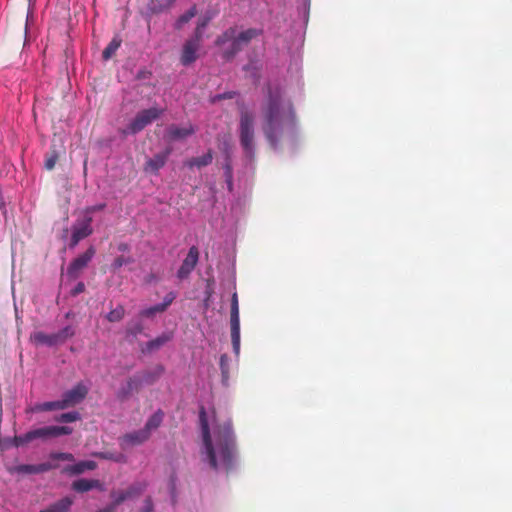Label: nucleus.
<instances>
[{
  "label": "nucleus",
  "mask_w": 512,
  "mask_h": 512,
  "mask_svg": "<svg viewBox=\"0 0 512 512\" xmlns=\"http://www.w3.org/2000/svg\"><path fill=\"white\" fill-rule=\"evenodd\" d=\"M199 423L202 436L201 456L214 470L232 471L237 462L236 436L231 419L222 422L214 417L212 431L205 409L199 411Z\"/></svg>",
  "instance_id": "f257e3e1"
},
{
  "label": "nucleus",
  "mask_w": 512,
  "mask_h": 512,
  "mask_svg": "<svg viewBox=\"0 0 512 512\" xmlns=\"http://www.w3.org/2000/svg\"><path fill=\"white\" fill-rule=\"evenodd\" d=\"M262 131L273 149L286 134L296 128V114L292 103L285 100L280 89L269 88L267 101L262 107Z\"/></svg>",
  "instance_id": "f03ea898"
},
{
  "label": "nucleus",
  "mask_w": 512,
  "mask_h": 512,
  "mask_svg": "<svg viewBox=\"0 0 512 512\" xmlns=\"http://www.w3.org/2000/svg\"><path fill=\"white\" fill-rule=\"evenodd\" d=\"M261 33L262 31L256 28H249L238 33L236 27H230L217 37L215 44L221 47L222 58L226 62H230L252 39Z\"/></svg>",
  "instance_id": "7ed1b4c3"
},
{
  "label": "nucleus",
  "mask_w": 512,
  "mask_h": 512,
  "mask_svg": "<svg viewBox=\"0 0 512 512\" xmlns=\"http://www.w3.org/2000/svg\"><path fill=\"white\" fill-rule=\"evenodd\" d=\"M254 137V115L252 112L243 109L240 112L239 140L245 156L251 160L255 155Z\"/></svg>",
  "instance_id": "20e7f679"
},
{
  "label": "nucleus",
  "mask_w": 512,
  "mask_h": 512,
  "mask_svg": "<svg viewBox=\"0 0 512 512\" xmlns=\"http://www.w3.org/2000/svg\"><path fill=\"white\" fill-rule=\"evenodd\" d=\"M75 335V329L68 325L60 331L52 334H46L42 331L34 332L31 340L37 345H46L49 347L65 343L69 338Z\"/></svg>",
  "instance_id": "39448f33"
},
{
  "label": "nucleus",
  "mask_w": 512,
  "mask_h": 512,
  "mask_svg": "<svg viewBox=\"0 0 512 512\" xmlns=\"http://www.w3.org/2000/svg\"><path fill=\"white\" fill-rule=\"evenodd\" d=\"M162 114L163 109H159L157 107L144 109L136 114L134 119L128 125L127 130L131 134H137L153 121L157 120Z\"/></svg>",
  "instance_id": "423d86ee"
},
{
  "label": "nucleus",
  "mask_w": 512,
  "mask_h": 512,
  "mask_svg": "<svg viewBox=\"0 0 512 512\" xmlns=\"http://www.w3.org/2000/svg\"><path fill=\"white\" fill-rule=\"evenodd\" d=\"M230 328H231V341H232L233 351L236 355H239V352H240V317H239L238 295L236 292H234L231 297Z\"/></svg>",
  "instance_id": "0eeeda50"
},
{
  "label": "nucleus",
  "mask_w": 512,
  "mask_h": 512,
  "mask_svg": "<svg viewBox=\"0 0 512 512\" xmlns=\"http://www.w3.org/2000/svg\"><path fill=\"white\" fill-rule=\"evenodd\" d=\"M205 25V22L198 25L195 31V38L189 39L184 43L180 58L182 65L188 66L197 60V51L199 49L201 39V28L205 27Z\"/></svg>",
  "instance_id": "6e6552de"
},
{
  "label": "nucleus",
  "mask_w": 512,
  "mask_h": 512,
  "mask_svg": "<svg viewBox=\"0 0 512 512\" xmlns=\"http://www.w3.org/2000/svg\"><path fill=\"white\" fill-rule=\"evenodd\" d=\"M88 388L82 382L77 383L73 388L63 393L60 399L63 410L75 407L87 396Z\"/></svg>",
  "instance_id": "1a4fd4ad"
},
{
  "label": "nucleus",
  "mask_w": 512,
  "mask_h": 512,
  "mask_svg": "<svg viewBox=\"0 0 512 512\" xmlns=\"http://www.w3.org/2000/svg\"><path fill=\"white\" fill-rule=\"evenodd\" d=\"M92 216L84 215L82 219L76 220L72 226V235L70 239V247H75L82 239L90 236L93 233L91 223Z\"/></svg>",
  "instance_id": "9d476101"
},
{
  "label": "nucleus",
  "mask_w": 512,
  "mask_h": 512,
  "mask_svg": "<svg viewBox=\"0 0 512 512\" xmlns=\"http://www.w3.org/2000/svg\"><path fill=\"white\" fill-rule=\"evenodd\" d=\"M33 440L41 439L47 441L53 438H58L63 435H70L73 433V428L69 426L50 425L31 430Z\"/></svg>",
  "instance_id": "9b49d317"
},
{
  "label": "nucleus",
  "mask_w": 512,
  "mask_h": 512,
  "mask_svg": "<svg viewBox=\"0 0 512 512\" xmlns=\"http://www.w3.org/2000/svg\"><path fill=\"white\" fill-rule=\"evenodd\" d=\"M199 260V250L196 246L190 247L188 254L183 260L180 268L177 271V277L180 280L187 279L191 272L196 267Z\"/></svg>",
  "instance_id": "f8f14e48"
},
{
  "label": "nucleus",
  "mask_w": 512,
  "mask_h": 512,
  "mask_svg": "<svg viewBox=\"0 0 512 512\" xmlns=\"http://www.w3.org/2000/svg\"><path fill=\"white\" fill-rule=\"evenodd\" d=\"M94 253V248L90 247L83 254L75 258L67 269V275L72 279H76L79 276L81 270L84 269L91 261Z\"/></svg>",
  "instance_id": "ddd939ff"
},
{
  "label": "nucleus",
  "mask_w": 512,
  "mask_h": 512,
  "mask_svg": "<svg viewBox=\"0 0 512 512\" xmlns=\"http://www.w3.org/2000/svg\"><path fill=\"white\" fill-rule=\"evenodd\" d=\"M144 490L141 484L131 485L128 489L123 491H112L110 497L113 499L112 504L115 508L124 501L139 496Z\"/></svg>",
  "instance_id": "4468645a"
},
{
  "label": "nucleus",
  "mask_w": 512,
  "mask_h": 512,
  "mask_svg": "<svg viewBox=\"0 0 512 512\" xmlns=\"http://www.w3.org/2000/svg\"><path fill=\"white\" fill-rule=\"evenodd\" d=\"M150 438V435L142 428L137 431H133L123 435L120 440V446L122 449L128 447L141 445Z\"/></svg>",
  "instance_id": "2eb2a0df"
},
{
  "label": "nucleus",
  "mask_w": 512,
  "mask_h": 512,
  "mask_svg": "<svg viewBox=\"0 0 512 512\" xmlns=\"http://www.w3.org/2000/svg\"><path fill=\"white\" fill-rule=\"evenodd\" d=\"M143 386L139 375L127 379L126 384L117 391V398L120 401L127 400L133 392H138Z\"/></svg>",
  "instance_id": "dca6fc26"
},
{
  "label": "nucleus",
  "mask_w": 512,
  "mask_h": 512,
  "mask_svg": "<svg viewBox=\"0 0 512 512\" xmlns=\"http://www.w3.org/2000/svg\"><path fill=\"white\" fill-rule=\"evenodd\" d=\"M195 133V128L192 124L185 127H179L175 124L168 126L166 130V138L169 141L184 140Z\"/></svg>",
  "instance_id": "f3484780"
},
{
  "label": "nucleus",
  "mask_w": 512,
  "mask_h": 512,
  "mask_svg": "<svg viewBox=\"0 0 512 512\" xmlns=\"http://www.w3.org/2000/svg\"><path fill=\"white\" fill-rule=\"evenodd\" d=\"M171 152V148H167L165 151L154 155L152 158H149L145 163L144 170L146 172L157 173L162 167L165 166Z\"/></svg>",
  "instance_id": "a211bd4d"
},
{
  "label": "nucleus",
  "mask_w": 512,
  "mask_h": 512,
  "mask_svg": "<svg viewBox=\"0 0 512 512\" xmlns=\"http://www.w3.org/2000/svg\"><path fill=\"white\" fill-rule=\"evenodd\" d=\"M165 369L161 364H157L150 369H146L138 373L140 380L143 381V385H153L163 375Z\"/></svg>",
  "instance_id": "6ab92c4d"
},
{
  "label": "nucleus",
  "mask_w": 512,
  "mask_h": 512,
  "mask_svg": "<svg viewBox=\"0 0 512 512\" xmlns=\"http://www.w3.org/2000/svg\"><path fill=\"white\" fill-rule=\"evenodd\" d=\"M94 488H97L101 491L104 490L102 483L95 479L81 478L72 483V489L79 493H84Z\"/></svg>",
  "instance_id": "aec40b11"
},
{
  "label": "nucleus",
  "mask_w": 512,
  "mask_h": 512,
  "mask_svg": "<svg viewBox=\"0 0 512 512\" xmlns=\"http://www.w3.org/2000/svg\"><path fill=\"white\" fill-rule=\"evenodd\" d=\"M97 467V463L92 460L80 461L74 465H69L64 468V472L70 475H80L85 471L94 470Z\"/></svg>",
  "instance_id": "412c9836"
},
{
  "label": "nucleus",
  "mask_w": 512,
  "mask_h": 512,
  "mask_svg": "<svg viewBox=\"0 0 512 512\" xmlns=\"http://www.w3.org/2000/svg\"><path fill=\"white\" fill-rule=\"evenodd\" d=\"M213 160V152L209 149L204 155L199 157H192L185 162V166L189 169H193L197 167L198 169L208 166L212 163Z\"/></svg>",
  "instance_id": "4be33fe9"
},
{
  "label": "nucleus",
  "mask_w": 512,
  "mask_h": 512,
  "mask_svg": "<svg viewBox=\"0 0 512 512\" xmlns=\"http://www.w3.org/2000/svg\"><path fill=\"white\" fill-rule=\"evenodd\" d=\"M72 504V498L64 497L59 501L48 506L46 509L41 510L40 512H68Z\"/></svg>",
  "instance_id": "5701e85b"
},
{
  "label": "nucleus",
  "mask_w": 512,
  "mask_h": 512,
  "mask_svg": "<svg viewBox=\"0 0 512 512\" xmlns=\"http://www.w3.org/2000/svg\"><path fill=\"white\" fill-rule=\"evenodd\" d=\"M163 412L158 410L152 416L149 417L143 429L151 436V432L157 429L163 421Z\"/></svg>",
  "instance_id": "b1692460"
},
{
  "label": "nucleus",
  "mask_w": 512,
  "mask_h": 512,
  "mask_svg": "<svg viewBox=\"0 0 512 512\" xmlns=\"http://www.w3.org/2000/svg\"><path fill=\"white\" fill-rule=\"evenodd\" d=\"M33 412H47L63 410L60 400L47 401L36 404L32 409Z\"/></svg>",
  "instance_id": "393cba45"
},
{
  "label": "nucleus",
  "mask_w": 512,
  "mask_h": 512,
  "mask_svg": "<svg viewBox=\"0 0 512 512\" xmlns=\"http://www.w3.org/2000/svg\"><path fill=\"white\" fill-rule=\"evenodd\" d=\"M121 42L122 41L120 38L114 37L103 50L102 58L104 60H109L119 49V47L121 46Z\"/></svg>",
  "instance_id": "a878e982"
},
{
  "label": "nucleus",
  "mask_w": 512,
  "mask_h": 512,
  "mask_svg": "<svg viewBox=\"0 0 512 512\" xmlns=\"http://www.w3.org/2000/svg\"><path fill=\"white\" fill-rule=\"evenodd\" d=\"M223 169H224L225 180L227 183V188L229 191H232L233 190V169H232V165H231L230 155L228 152L226 153V160L223 165Z\"/></svg>",
  "instance_id": "bb28decb"
},
{
  "label": "nucleus",
  "mask_w": 512,
  "mask_h": 512,
  "mask_svg": "<svg viewBox=\"0 0 512 512\" xmlns=\"http://www.w3.org/2000/svg\"><path fill=\"white\" fill-rule=\"evenodd\" d=\"M229 357L227 354H222L220 356L219 366L221 370L222 383L224 385H228L229 380Z\"/></svg>",
  "instance_id": "cd10ccee"
},
{
  "label": "nucleus",
  "mask_w": 512,
  "mask_h": 512,
  "mask_svg": "<svg viewBox=\"0 0 512 512\" xmlns=\"http://www.w3.org/2000/svg\"><path fill=\"white\" fill-rule=\"evenodd\" d=\"M81 420V415L77 411L62 413L54 418L58 423H72Z\"/></svg>",
  "instance_id": "c85d7f7f"
},
{
  "label": "nucleus",
  "mask_w": 512,
  "mask_h": 512,
  "mask_svg": "<svg viewBox=\"0 0 512 512\" xmlns=\"http://www.w3.org/2000/svg\"><path fill=\"white\" fill-rule=\"evenodd\" d=\"M196 13V6H192L189 10H187L178 18L176 22V28L181 29L184 24L188 23L196 15Z\"/></svg>",
  "instance_id": "c756f323"
},
{
  "label": "nucleus",
  "mask_w": 512,
  "mask_h": 512,
  "mask_svg": "<svg viewBox=\"0 0 512 512\" xmlns=\"http://www.w3.org/2000/svg\"><path fill=\"white\" fill-rule=\"evenodd\" d=\"M10 441L15 447L23 446L33 441L32 431L30 430L23 435L14 436Z\"/></svg>",
  "instance_id": "7c9ffc66"
},
{
  "label": "nucleus",
  "mask_w": 512,
  "mask_h": 512,
  "mask_svg": "<svg viewBox=\"0 0 512 512\" xmlns=\"http://www.w3.org/2000/svg\"><path fill=\"white\" fill-rule=\"evenodd\" d=\"M125 315L124 307L119 305L116 308L112 309L106 316L109 322H119L123 319Z\"/></svg>",
  "instance_id": "2f4dec72"
},
{
  "label": "nucleus",
  "mask_w": 512,
  "mask_h": 512,
  "mask_svg": "<svg viewBox=\"0 0 512 512\" xmlns=\"http://www.w3.org/2000/svg\"><path fill=\"white\" fill-rule=\"evenodd\" d=\"M58 158H59V156H58L57 151L55 149H51L45 159V163H44L45 168L47 170H52L55 167V165L58 161Z\"/></svg>",
  "instance_id": "473e14b6"
},
{
  "label": "nucleus",
  "mask_w": 512,
  "mask_h": 512,
  "mask_svg": "<svg viewBox=\"0 0 512 512\" xmlns=\"http://www.w3.org/2000/svg\"><path fill=\"white\" fill-rule=\"evenodd\" d=\"M168 340H169V338L164 335L157 337L156 339H153V340L147 342V349L150 351L156 350V349L160 348L162 345H164Z\"/></svg>",
  "instance_id": "72a5a7b5"
},
{
  "label": "nucleus",
  "mask_w": 512,
  "mask_h": 512,
  "mask_svg": "<svg viewBox=\"0 0 512 512\" xmlns=\"http://www.w3.org/2000/svg\"><path fill=\"white\" fill-rule=\"evenodd\" d=\"M164 312L163 309L160 308V305L157 304V305H154V306H151L149 308H146V309H143L141 312H140V316L141 317H145V318H151L153 317L155 314L157 313H162Z\"/></svg>",
  "instance_id": "f704fd0d"
},
{
  "label": "nucleus",
  "mask_w": 512,
  "mask_h": 512,
  "mask_svg": "<svg viewBox=\"0 0 512 512\" xmlns=\"http://www.w3.org/2000/svg\"><path fill=\"white\" fill-rule=\"evenodd\" d=\"M50 458L52 460H59V461H74L73 454L68 453V452H52L50 454Z\"/></svg>",
  "instance_id": "c9c22d12"
},
{
  "label": "nucleus",
  "mask_w": 512,
  "mask_h": 512,
  "mask_svg": "<svg viewBox=\"0 0 512 512\" xmlns=\"http://www.w3.org/2000/svg\"><path fill=\"white\" fill-rule=\"evenodd\" d=\"M133 262L132 258L128 257H124V256H118L114 259L113 263H112V269L114 271L118 270L119 268H121L123 265L125 264H129Z\"/></svg>",
  "instance_id": "e433bc0d"
},
{
  "label": "nucleus",
  "mask_w": 512,
  "mask_h": 512,
  "mask_svg": "<svg viewBox=\"0 0 512 512\" xmlns=\"http://www.w3.org/2000/svg\"><path fill=\"white\" fill-rule=\"evenodd\" d=\"M176 294L174 292H169L164 297V300L162 303H160V308L163 309V311H166V309L172 304V302L175 300Z\"/></svg>",
  "instance_id": "4c0bfd02"
},
{
  "label": "nucleus",
  "mask_w": 512,
  "mask_h": 512,
  "mask_svg": "<svg viewBox=\"0 0 512 512\" xmlns=\"http://www.w3.org/2000/svg\"><path fill=\"white\" fill-rule=\"evenodd\" d=\"M143 332V325L140 322H137L133 325H130L127 328V334L136 337L137 335Z\"/></svg>",
  "instance_id": "58836bf2"
},
{
  "label": "nucleus",
  "mask_w": 512,
  "mask_h": 512,
  "mask_svg": "<svg viewBox=\"0 0 512 512\" xmlns=\"http://www.w3.org/2000/svg\"><path fill=\"white\" fill-rule=\"evenodd\" d=\"M17 470L19 472L26 473V474H37L36 465H29V464L20 465L17 468Z\"/></svg>",
  "instance_id": "ea45409f"
},
{
  "label": "nucleus",
  "mask_w": 512,
  "mask_h": 512,
  "mask_svg": "<svg viewBox=\"0 0 512 512\" xmlns=\"http://www.w3.org/2000/svg\"><path fill=\"white\" fill-rule=\"evenodd\" d=\"M106 207V204L104 203H101V204H97V205H93V206H90V207H87L85 209V215H89L91 216L92 213H95L97 211H101L103 210L104 208Z\"/></svg>",
  "instance_id": "a19ab883"
},
{
  "label": "nucleus",
  "mask_w": 512,
  "mask_h": 512,
  "mask_svg": "<svg viewBox=\"0 0 512 512\" xmlns=\"http://www.w3.org/2000/svg\"><path fill=\"white\" fill-rule=\"evenodd\" d=\"M53 468H55V466H53L50 463H41V464L36 465L37 474L49 471V470H51Z\"/></svg>",
  "instance_id": "79ce46f5"
},
{
  "label": "nucleus",
  "mask_w": 512,
  "mask_h": 512,
  "mask_svg": "<svg viewBox=\"0 0 512 512\" xmlns=\"http://www.w3.org/2000/svg\"><path fill=\"white\" fill-rule=\"evenodd\" d=\"M85 285L83 282H79L71 291L72 296H77L78 294L84 292Z\"/></svg>",
  "instance_id": "37998d69"
},
{
  "label": "nucleus",
  "mask_w": 512,
  "mask_h": 512,
  "mask_svg": "<svg viewBox=\"0 0 512 512\" xmlns=\"http://www.w3.org/2000/svg\"><path fill=\"white\" fill-rule=\"evenodd\" d=\"M153 510V503L151 498H146L144 503V508L142 512H152Z\"/></svg>",
  "instance_id": "c03bdc74"
},
{
  "label": "nucleus",
  "mask_w": 512,
  "mask_h": 512,
  "mask_svg": "<svg viewBox=\"0 0 512 512\" xmlns=\"http://www.w3.org/2000/svg\"><path fill=\"white\" fill-rule=\"evenodd\" d=\"M213 294V289L211 287V284L208 282L206 290H205V297L206 300H210L211 296Z\"/></svg>",
  "instance_id": "a18cd8bd"
},
{
  "label": "nucleus",
  "mask_w": 512,
  "mask_h": 512,
  "mask_svg": "<svg viewBox=\"0 0 512 512\" xmlns=\"http://www.w3.org/2000/svg\"><path fill=\"white\" fill-rule=\"evenodd\" d=\"M115 505H113L112 503L110 505H108L107 507L103 508V509H100L98 510L97 512H114L115 510Z\"/></svg>",
  "instance_id": "49530a36"
},
{
  "label": "nucleus",
  "mask_w": 512,
  "mask_h": 512,
  "mask_svg": "<svg viewBox=\"0 0 512 512\" xmlns=\"http://www.w3.org/2000/svg\"><path fill=\"white\" fill-rule=\"evenodd\" d=\"M118 250L122 251V252L127 251V250H129V246L126 243H120L118 245Z\"/></svg>",
  "instance_id": "de8ad7c7"
},
{
  "label": "nucleus",
  "mask_w": 512,
  "mask_h": 512,
  "mask_svg": "<svg viewBox=\"0 0 512 512\" xmlns=\"http://www.w3.org/2000/svg\"><path fill=\"white\" fill-rule=\"evenodd\" d=\"M209 301H210V300H206V298L204 299V305H205V307H208V306H209Z\"/></svg>",
  "instance_id": "09e8293b"
}]
</instances>
